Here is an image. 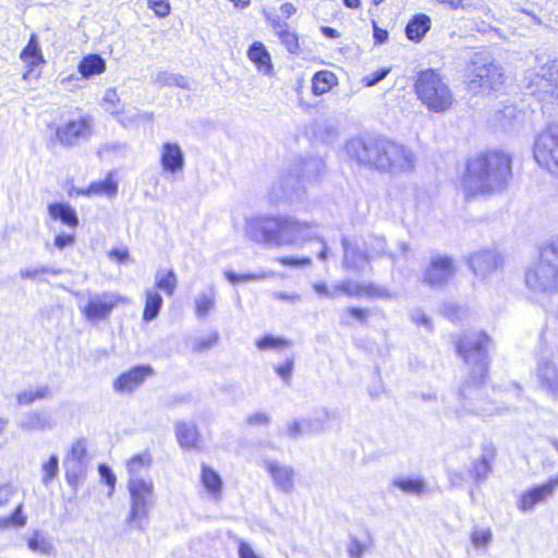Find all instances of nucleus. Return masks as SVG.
<instances>
[{
  "label": "nucleus",
  "instance_id": "obj_1",
  "mask_svg": "<svg viewBox=\"0 0 558 558\" xmlns=\"http://www.w3.org/2000/svg\"><path fill=\"white\" fill-rule=\"evenodd\" d=\"M513 178V157L500 148H488L469 157L460 179L466 199L505 192Z\"/></svg>",
  "mask_w": 558,
  "mask_h": 558
},
{
  "label": "nucleus",
  "instance_id": "obj_2",
  "mask_svg": "<svg viewBox=\"0 0 558 558\" xmlns=\"http://www.w3.org/2000/svg\"><path fill=\"white\" fill-rule=\"evenodd\" d=\"M349 151L359 163L380 171L403 172L413 168V155L403 145L388 138L356 140L350 143Z\"/></svg>",
  "mask_w": 558,
  "mask_h": 558
},
{
  "label": "nucleus",
  "instance_id": "obj_3",
  "mask_svg": "<svg viewBox=\"0 0 558 558\" xmlns=\"http://www.w3.org/2000/svg\"><path fill=\"white\" fill-rule=\"evenodd\" d=\"M490 343L492 339L485 331L464 333L457 339L456 351L463 362L470 366V385H483L488 378V349Z\"/></svg>",
  "mask_w": 558,
  "mask_h": 558
},
{
  "label": "nucleus",
  "instance_id": "obj_4",
  "mask_svg": "<svg viewBox=\"0 0 558 558\" xmlns=\"http://www.w3.org/2000/svg\"><path fill=\"white\" fill-rule=\"evenodd\" d=\"M413 90L416 98L433 112L451 108L454 99L445 76L438 69H424L415 74Z\"/></svg>",
  "mask_w": 558,
  "mask_h": 558
},
{
  "label": "nucleus",
  "instance_id": "obj_5",
  "mask_svg": "<svg viewBox=\"0 0 558 558\" xmlns=\"http://www.w3.org/2000/svg\"><path fill=\"white\" fill-rule=\"evenodd\" d=\"M525 282L530 288L542 291L558 290V238L538 248V258L526 270Z\"/></svg>",
  "mask_w": 558,
  "mask_h": 558
},
{
  "label": "nucleus",
  "instance_id": "obj_6",
  "mask_svg": "<svg viewBox=\"0 0 558 558\" xmlns=\"http://www.w3.org/2000/svg\"><path fill=\"white\" fill-rule=\"evenodd\" d=\"M506 81L502 68L495 62H472L466 73V87L473 93L490 94L499 90Z\"/></svg>",
  "mask_w": 558,
  "mask_h": 558
},
{
  "label": "nucleus",
  "instance_id": "obj_7",
  "mask_svg": "<svg viewBox=\"0 0 558 558\" xmlns=\"http://www.w3.org/2000/svg\"><path fill=\"white\" fill-rule=\"evenodd\" d=\"M532 155L542 169L558 175V123L545 126L535 135Z\"/></svg>",
  "mask_w": 558,
  "mask_h": 558
},
{
  "label": "nucleus",
  "instance_id": "obj_8",
  "mask_svg": "<svg viewBox=\"0 0 558 558\" xmlns=\"http://www.w3.org/2000/svg\"><path fill=\"white\" fill-rule=\"evenodd\" d=\"M314 289L318 294L328 298H335L340 294L348 298H365L367 300H389L391 298V293L388 289L375 282L360 283L344 280L338 282L332 290L325 283H317Z\"/></svg>",
  "mask_w": 558,
  "mask_h": 558
},
{
  "label": "nucleus",
  "instance_id": "obj_9",
  "mask_svg": "<svg viewBox=\"0 0 558 558\" xmlns=\"http://www.w3.org/2000/svg\"><path fill=\"white\" fill-rule=\"evenodd\" d=\"M128 490L131 498V508L126 522L129 524H137L148 514V508L154 495V483L151 480L130 477Z\"/></svg>",
  "mask_w": 558,
  "mask_h": 558
},
{
  "label": "nucleus",
  "instance_id": "obj_10",
  "mask_svg": "<svg viewBox=\"0 0 558 558\" xmlns=\"http://www.w3.org/2000/svg\"><path fill=\"white\" fill-rule=\"evenodd\" d=\"M124 298L113 293L94 294L88 298L87 302L81 307V314L85 320L96 323L107 320L112 311L121 303Z\"/></svg>",
  "mask_w": 558,
  "mask_h": 558
},
{
  "label": "nucleus",
  "instance_id": "obj_11",
  "mask_svg": "<svg viewBox=\"0 0 558 558\" xmlns=\"http://www.w3.org/2000/svg\"><path fill=\"white\" fill-rule=\"evenodd\" d=\"M93 133V119L84 116L69 120L54 129V140L64 147H72L78 141L88 138Z\"/></svg>",
  "mask_w": 558,
  "mask_h": 558
},
{
  "label": "nucleus",
  "instance_id": "obj_12",
  "mask_svg": "<svg viewBox=\"0 0 558 558\" xmlns=\"http://www.w3.org/2000/svg\"><path fill=\"white\" fill-rule=\"evenodd\" d=\"M558 488V475L549 477L546 482L534 485L522 492L517 500V507L522 512L533 510L538 504L554 496Z\"/></svg>",
  "mask_w": 558,
  "mask_h": 558
},
{
  "label": "nucleus",
  "instance_id": "obj_13",
  "mask_svg": "<svg viewBox=\"0 0 558 558\" xmlns=\"http://www.w3.org/2000/svg\"><path fill=\"white\" fill-rule=\"evenodd\" d=\"M155 374L150 365H136L121 374L112 383L118 393H132Z\"/></svg>",
  "mask_w": 558,
  "mask_h": 558
},
{
  "label": "nucleus",
  "instance_id": "obj_14",
  "mask_svg": "<svg viewBox=\"0 0 558 558\" xmlns=\"http://www.w3.org/2000/svg\"><path fill=\"white\" fill-rule=\"evenodd\" d=\"M457 267L449 256L434 257L424 270L423 281L430 287L447 283L453 278Z\"/></svg>",
  "mask_w": 558,
  "mask_h": 558
},
{
  "label": "nucleus",
  "instance_id": "obj_15",
  "mask_svg": "<svg viewBox=\"0 0 558 558\" xmlns=\"http://www.w3.org/2000/svg\"><path fill=\"white\" fill-rule=\"evenodd\" d=\"M536 93L550 104L558 106V61H551L542 68L536 76Z\"/></svg>",
  "mask_w": 558,
  "mask_h": 558
},
{
  "label": "nucleus",
  "instance_id": "obj_16",
  "mask_svg": "<svg viewBox=\"0 0 558 558\" xmlns=\"http://www.w3.org/2000/svg\"><path fill=\"white\" fill-rule=\"evenodd\" d=\"M468 264L475 275L487 277L502 267L504 259L499 253L485 250L473 253Z\"/></svg>",
  "mask_w": 558,
  "mask_h": 558
},
{
  "label": "nucleus",
  "instance_id": "obj_17",
  "mask_svg": "<svg viewBox=\"0 0 558 558\" xmlns=\"http://www.w3.org/2000/svg\"><path fill=\"white\" fill-rule=\"evenodd\" d=\"M20 59L25 65V71L22 75L23 80H28L35 76V69L45 64V58L35 34L31 35L26 46L21 50Z\"/></svg>",
  "mask_w": 558,
  "mask_h": 558
},
{
  "label": "nucleus",
  "instance_id": "obj_18",
  "mask_svg": "<svg viewBox=\"0 0 558 558\" xmlns=\"http://www.w3.org/2000/svg\"><path fill=\"white\" fill-rule=\"evenodd\" d=\"M160 163L162 169L170 173H175L183 169L184 157L177 143H165L162 145Z\"/></svg>",
  "mask_w": 558,
  "mask_h": 558
},
{
  "label": "nucleus",
  "instance_id": "obj_19",
  "mask_svg": "<svg viewBox=\"0 0 558 558\" xmlns=\"http://www.w3.org/2000/svg\"><path fill=\"white\" fill-rule=\"evenodd\" d=\"M47 211L52 220L60 221L70 229H75L80 225L77 214L69 203H51L48 205Z\"/></svg>",
  "mask_w": 558,
  "mask_h": 558
},
{
  "label": "nucleus",
  "instance_id": "obj_20",
  "mask_svg": "<svg viewBox=\"0 0 558 558\" xmlns=\"http://www.w3.org/2000/svg\"><path fill=\"white\" fill-rule=\"evenodd\" d=\"M432 27V20L425 13L414 14L405 25V36L409 40L420 43Z\"/></svg>",
  "mask_w": 558,
  "mask_h": 558
},
{
  "label": "nucleus",
  "instance_id": "obj_21",
  "mask_svg": "<svg viewBox=\"0 0 558 558\" xmlns=\"http://www.w3.org/2000/svg\"><path fill=\"white\" fill-rule=\"evenodd\" d=\"M174 430L177 440L183 449L198 448L201 435L195 424L184 421L178 422Z\"/></svg>",
  "mask_w": 558,
  "mask_h": 558
},
{
  "label": "nucleus",
  "instance_id": "obj_22",
  "mask_svg": "<svg viewBox=\"0 0 558 558\" xmlns=\"http://www.w3.org/2000/svg\"><path fill=\"white\" fill-rule=\"evenodd\" d=\"M106 68L105 59L98 53L84 56L77 64L78 73L85 78L102 74Z\"/></svg>",
  "mask_w": 558,
  "mask_h": 558
},
{
  "label": "nucleus",
  "instance_id": "obj_23",
  "mask_svg": "<svg viewBox=\"0 0 558 558\" xmlns=\"http://www.w3.org/2000/svg\"><path fill=\"white\" fill-rule=\"evenodd\" d=\"M337 85L338 77L332 71L319 70L312 77L311 88L315 96H322L329 93Z\"/></svg>",
  "mask_w": 558,
  "mask_h": 558
},
{
  "label": "nucleus",
  "instance_id": "obj_24",
  "mask_svg": "<svg viewBox=\"0 0 558 558\" xmlns=\"http://www.w3.org/2000/svg\"><path fill=\"white\" fill-rule=\"evenodd\" d=\"M90 196L113 197L118 193V180L114 171H109L100 181H94L88 185Z\"/></svg>",
  "mask_w": 558,
  "mask_h": 558
},
{
  "label": "nucleus",
  "instance_id": "obj_25",
  "mask_svg": "<svg viewBox=\"0 0 558 558\" xmlns=\"http://www.w3.org/2000/svg\"><path fill=\"white\" fill-rule=\"evenodd\" d=\"M201 481L205 489L213 497H220L222 492V481L214 468L203 464L201 470Z\"/></svg>",
  "mask_w": 558,
  "mask_h": 558
},
{
  "label": "nucleus",
  "instance_id": "obj_26",
  "mask_svg": "<svg viewBox=\"0 0 558 558\" xmlns=\"http://www.w3.org/2000/svg\"><path fill=\"white\" fill-rule=\"evenodd\" d=\"M247 56L258 70L265 73H269L271 71L272 65L270 56L262 43H253L247 51Z\"/></svg>",
  "mask_w": 558,
  "mask_h": 558
},
{
  "label": "nucleus",
  "instance_id": "obj_27",
  "mask_svg": "<svg viewBox=\"0 0 558 558\" xmlns=\"http://www.w3.org/2000/svg\"><path fill=\"white\" fill-rule=\"evenodd\" d=\"M371 315L372 311L369 308L351 305L344 310L340 324L345 327L352 326L353 324L366 325Z\"/></svg>",
  "mask_w": 558,
  "mask_h": 558
},
{
  "label": "nucleus",
  "instance_id": "obj_28",
  "mask_svg": "<svg viewBox=\"0 0 558 558\" xmlns=\"http://www.w3.org/2000/svg\"><path fill=\"white\" fill-rule=\"evenodd\" d=\"M144 296L145 301L142 318L145 322H150L158 316L163 301L161 295L155 290L145 291Z\"/></svg>",
  "mask_w": 558,
  "mask_h": 558
},
{
  "label": "nucleus",
  "instance_id": "obj_29",
  "mask_svg": "<svg viewBox=\"0 0 558 558\" xmlns=\"http://www.w3.org/2000/svg\"><path fill=\"white\" fill-rule=\"evenodd\" d=\"M23 509V502H19L9 515H0V530L4 531L25 526L27 523V515L24 513Z\"/></svg>",
  "mask_w": 558,
  "mask_h": 558
},
{
  "label": "nucleus",
  "instance_id": "obj_30",
  "mask_svg": "<svg viewBox=\"0 0 558 558\" xmlns=\"http://www.w3.org/2000/svg\"><path fill=\"white\" fill-rule=\"evenodd\" d=\"M392 486L405 494L422 495L426 490V483L421 477H400L392 481Z\"/></svg>",
  "mask_w": 558,
  "mask_h": 558
},
{
  "label": "nucleus",
  "instance_id": "obj_31",
  "mask_svg": "<svg viewBox=\"0 0 558 558\" xmlns=\"http://www.w3.org/2000/svg\"><path fill=\"white\" fill-rule=\"evenodd\" d=\"M178 286V278L172 269L159 271L155 281V288L163 291L167 295L174 294Z\"/></svg>",
  "mask_w": 558,
  "mask_h": 558
},
{
  "label": "nucleus",
  "instance_id": "obj_32",
  "mask_svg": "<svg viewBox=\"0 0 558 558\" xmlns=\"http://www.w3.org/2000/svg\"><path fill=\"white\" fill-rule=\"evenodd\" d=\"M151 464V457L148 452L137 453L131 457L125 462L126 471L131 477H138L137 475Z\"/></svg>",
  "mask_w": 558,
  "mask_h": 558
},
{
  "label": "nucleus",
  "instance_id": "obj_33",
  "mask_svg": "<svg viewBox=\"0 0 558 558\" xmlns=\"http://www.w3.org/2000/svg\"><path fill=\"white\" fill-rule=\"evenodd\" d=\"M29 549L40 554H49L52 549L49 541L38 531H34L27 539Z\"/></svg>",
  "mask_w": 558,
  "mask_h": 558
},
{
  "label": "nucleus",
  "instance_id": "obj_34",
  "mask_svg": "<svg viewBox=\"0 0 558 558\" xmlns=\"http://www.w3.org/2000/svg\"><path fill=\"white\" fill-rule=\"evenodd\" d=\"M48 395L46 387L36 390L22 391L16 395V401L20 405L31 404L38 399H43Z\"/></svg>",
  "mask_w": 558,
  "mask_h": 558
},
{
  "label": "nucleus",
  "instance_id": "obj_35",
  "mask_svg": "<svg viewBox=\"0 0 558 558\" xmlns=\"http://www.w3.org/2000/svg\"><path fill=\"white\" fill-rule=\"evenodd\" d=\"M215 306V298L213 294H202L195 301V312L199 317L206 316Z\"/></svg>",
  "mask_w": 558,
  "mask_h": 558
},
{
  "label": "nucleus",
  "instance_id": "obj_36",
  "mask_svg": "<svg viewBox=\"0 0 558 558\" xmlns=\"http://www.w3.org/2000/svg\"><path fill=\"white\" fill-rule=\"evenodd\" d=\"M59 469L58 459L51 456L41 466L43 482L45 484L50 483L57 475Z\"/></svg>",
  "mask_w": 558,
  "mask_h": 558
},
{
  "label": "nucleus",
  "instance_id": "obj_37",
  "mask_svg": "<svg viewBox=\"0 0 558 558\" xmlns=\"http://www.w3.org/2000/svg\"><path fill=\"white\" fill-rule=\"evenodd\" d=\"M219 336L217 332H213L206 337L197 338L193 341L192 348L195 352H204L208 349H210L213 345H215L218 342Z\"/></svg>",
  "mask_w": 558,
  "mask_h": 558
},
{
  "label": "nucleus",
  "instance_id": "obj_38",
  "mask_svg": "<svg viewBox=\"0 0 558 558\" xmlns=\"http://www.w3.org/2000/svg\"><path fill=\"white\" fill-rule=\"evenodd\" d=\"M281 44L290 53H298L300 51L299 36L294 32L281 31Z\"/></svg>",
  "mask_w": 558,
  "mask_h": 558
},
{
  "label": "nucleus",
  "instance_id": "obj_39",
  "mask_svg": "<svg viewBox=\"0 0 558 558\" xmlns=\"http://www.w3.org/2000/svg\"><path fill=\"white\" fill-rule=\"evenodd\" d=\"M147 7L158 17H166L170 14L171 4L169 0H147Z\"/></svg>",
  "mask_w": 558,
  "mask_h": 558
},
{
  "label": "nucleus",
  "instance_id": "obj_40",
  "mask_svg": "<svg viewBox=\"0 0 558 558\" xmlns=\"http://www.w3.org/2000/svg\"><path fill=\"white\" fill-rule=\"evenodd\" d=\"M492 539L489 529H474L471 533V542L475 547H485Z\"/></svg>",
  "mask_w": 558,
  "mask_h": 558
},
{
  "label": "nucleus",
  "instance_id": "obj_41",
  "mask_svg": "<svg viewBox=\"0 0 558 558\" xmlns=\"http://www.w3.org/2000/svg\"><path fill=\"white\" fill-rule=\"evenodd\" d=\"M98 473H99L102 482L108 486L109 495H111L114 492L116 482H117L114 473L106 464L98 465Z\"/></svg>",
  "mask_w": 558,
  "mask_h": 558
},
{
  "label": "nucleus",
  "instance_id": "obj_42",
  "mask_svg": "<svg viewBox=\"0 0 558 558\" xmlns=\"http://www.w3.org/2000/svg\"><path fill=\"white\" fill-rule=\"evenodd\" d=\"M255 344L259 351L275 350L279 347V338L271 335H265L257 339Z\"/></svg>",
  "mask_w": 558,
  "mask_h": 558
},
{
  "label": "nucleus",
  "instance_id": "obj_43",
  "mask_svg": "<svg viewBox=\"0 0 558 558\" xmlns=\"http://www.w3.org/2000/svg\"><path fill=\"white\" fill-rule=\"evenodd\" d=\"M16 487L5 483L0 485V508L7 507L16 495Z\"/></svg>",
  "mask_w": 558,
  "mask_h": 558
},
{
  "label": "nucleus",
  "instance_id": "obj_44",
  "mask_svg": "<svg viewBox=\"0 0 558 558\" xmlns=\"http://www.w3.org/2000/svg\"><path fill=\"white\" fill-rule=\"evenodd\" d=\"M492 470L490 460L488 458H481L473 464L474 476L481 478L486 476Z\"/></svg>",
  "mask_w": 558,
  "mask_h": 558
},
{
  "label": "nucleus",
  "instance_id": "obj_45",
  "mask_svg": "<svg viewBox=\"0 0 558 558\" xmlns=\"http://www.w3.org/2000/svg\"><path fill=\"white\" fill-rule=\"evenodd\" d=\"M390 72V68L379 69L363 77L362 82L365 86H373L381 81Z\"/></svg>",
  "mask_w": 558,
  "mask_h": 558
},
{
  "label": "nucleus",
  "instance_id": "obj_46",
  "mask_svg": "<svg viewBox=\"0 0 558 558\" xmlns=\"http://www.w3.org/2000/svg\"><path fill=\"white\" fill-rule=\"evenodd\" d=\"M87 450L84 440L75 441L70 450V456L75 461H82L86 457Z\"/></svg>",
  "mask_w": 558,
  "mask_h": 558
},
{
  "label": "nucleus",
  "instance_id": "obj_47",
  "mask_svg": "<svg viewBox=\"0 0 558 558\" xmlns=\"http://www.w3.org/2000/svg\"><path fill=\"white\" fill-rule=\"evenodd\" d=\"M108 257L111 260L122 264L129 260L130 255L128 248L125 247H113L108 252Z\"/></svg>",
  "mask_w": 558,
  "mask_h": 558
},
{
  "label": "nucleus",
  "instance_id": "obj_48",
  "mask_svg": "<svg viewBox=\"0 0 558 558\" xmlns=\"http://www.w3.org/2000/svg\"><path fill=\"white\" fill-rule=\"evenodd\" d=\"M372 26H373L374 43L376 45H381V44L386 43L389 38L388 31L379 27L375 21L372 22Z\"/></svg>",
  "mask_w": 558,
  "mask_h": 558
},
{
  "label": "nucleus",
  "instance_id": "obj_49",
  "mask_svg": "<svg viewBox=\"0 0 558 558\" xmlns=\"http://www.w3.org/2000/svg\"><path fill=\"white\" fill-rule=\"evenodd\" d=\"M74 240V235L61 233L54 238V245L62 250L65 246L73 244Z\"/></svg>",
  "mask_w": 558,
  "mask_h": 558
},
{
  "label": "nucleus",
  "instance_id": "obj_50",
  "mask_svg": "<svg viewBox=\"0 0 558 558\" xmlns=\"http://www.w3.org/2000/svg\"><path fill=\"white\" fill-rule=\"evenodd\" d=\"M364 550L365 546L357 541H352L348 548V553L352 558H360Z\"/></svg>",
  "mask_w": 558,
  "mask_h": 558
},
{
  "label": "nucleus",
  "instance_id": "obj_51",
  "mask_svg": "<svg viewBox=\"0 0 558 558\" xmlns=\"http://www.w3.org/2000/svg\"><path fill=\"white\" fill-rule=\"evenodd\" d=\"M239 556L240 558H259L252 547L245 542H241L239 544Z\"/></svg>",
  "mask_w": 558,
  "mask_h": 558
},
{
  "label": "nucleus",
  "instance_id": "obj_52",
  "mask_svg": "<svg viewBox=\"0 0 558 558\" xmlns=\"http://www.w3.org/2000/svg\"><path fill=\"white\" fill-rule=\"evenodd\" d=\"M82 477H83V474L81 472H76V471L66 472V474H65L68 484L74 489H76L77 486L81 484Z\"/></svg>",
  "mask_w": 558,
  "mask_h": 558
},
{
  "label": "nucleus",
  "instance_id": "obj_53",
  "mask_svg": "<svg viewBox=\"0 0 558 558\" xmlns=\"http://www.w3.org/2000/svg\"><path fill=\"white\" fill-rule=\"evenodd\" d=\"M104 101L106 104H108L110 107L112 108H117L119 102H120V98L117 94V90L116 89H109L106 92V95L104 97Z\"/></svg>",
  "mask_w": 558,
  "mask_h": 558
},
{
  "label": "nucleus",
  "instance_id": "obj_54",
  "mask_svg": "<svg viewBox=\"0 0 558 558\" xmlns=\"http://www.w3.org/2000/svg\"><path fill=\"white\" fill-rule=\"evenodd\" d=\"M293 486V472L291 470L284 471L281 474V489L288 490Z\"/></svg>",
  "mask_w": 558,
  "mask_h": 558
},
{
  "label": "nucleus",
  "instance_id": "obj_55",
  "mask_svg": "<svg viewBox=\"0 0 558 558\" xmlns=\"http://www.w3.org/2000/svg\"><path fill=\"white\" fill-rule=\"evenodd\" d=\"M68 195L70 197H73V196H86V197H92L90 196V192L88 191V186L86 187H72L68 191Z\"/></svg>",
  "mask_w": 558,
  "mask_h": 558
},
{
  "label": "nucleus",
  "instance_id": "obj_56",
  "mask_svg": "<svg viewBox=\"0 0 558 558\" xmlns=\"http://www.w3.org/2000/svg\"><path fill=\"white\" fill-rule=\"evenodd\" d=\"M439 4L446 5L451 10L463 8V0H436Z\"/></svg>",
  "mask_w": 558,
  "mask_h": 558
},
{
  "label": "nucleus",
  "instance_id": "obj_57",
  "mask_svg": "<svg viewBox=\"0 0 558 558\" xmlns=\"http://www.w3.org/2000/svg\"><path fill=\"white\" fill-rule=\"evenodd\" d=\"M311 263V259L308 257H303L300 259H293V258H281V264L284 265H300L305 266Z\"/></svg>",
  "mask_w": 558,
  "mask_h": 558
},
{
  "label": "nucleus",
  "instance_id": "obj_58",
  "mask_svg": "<svg viewBox=\"0 0 558 558\" xmlns=\"http://www.w3.org/2000/svg\"><path fill=\"white\" fill-rule=\"evenodd\" d=\"M303 424L301 422H294L288 427V434L291 437H295L303 432Z\"/></svg>",
  "mask_w": 558,
  "mask_h": 558
},
{
  "label": "nucleus",
  "instance_id": "obj_59",
  "mask_svg": "<svg viewBox=\"0 0 558 558\" xmlns=\"http://www.w3.org/2000/svg\"><path fill=\"white\" fill-rule=\"evenodd\" d=\"M292 368H293V362L291 360L287 361L283 365H281V371H280L281 377L284 379L289 378L290 374L292 372Z\"/></svg>",
  "mask_w": 558,
  "mask_h": 558
},
{
  "label": "nucleus",
  "instance_id": "obj_60",
  "mask_svg": "<svg viewBox=\"0 0 558 558\" xmlns=\"http://www.w3.org/2000/svg\"><path fill=\"white\" fill-rule=\"evenodd\" d=\"M322 33L328 38H337L339 37V32L336 28L329 26H323L320 28Z\"/></svg>",
  "mask_w": 558,
  "mask_h": 558
},
{
  "label": "nucleus",
  "instance_id": "obj_61",
  "mask_svg": "<svg viewBox=\"0 0 558 558\" xmlns=\"http://www.w3.org/2000/svg\"><path fill=\"white\" fill-rule=\"evenodd\" d=\"M225 277L232 283H236V282H240L241 280L244 279V276H241V275H238L235 272H232V271H227L225 272Z\"/></svg>",
  "mask_w": 558,
  "mask_h": 558
},
{
  "label": "nucleus",
  "instance_id": "obj_62",
  "mask_svg": "<svg viewBox=\"0 0 558 558\" xmlns=\"http://www.w3.org/2000/svg\"><path fill=\"white\" fill-rule=\"evenodd\" d=\"M343 4L352 10L360 9L362 5V0H343Z\"/></svg>",
  "mask_w": 558,
  "mask_h": 558
},
{
  "label": "nucleus",
  "instance_id": "obj_63",
  "mask_svg": "<svg viewBox=\"0 0 558 558\" xmlns=\"http://www.w3.org/2000/svg\"><path fill=\"white\" fill-rule=\"evenodd\" d=\"M236 9H244L251 4V0H230Z\"/></svg>",
  "mask_w": 558,
  "mask_h": 558
},
{
  "label": "nucleus",
  "instance_id": "obj_64",
  "mask_svg": "<svg viewBox=\"0 0 558 558\" xmlns=\"http://www.w3.org/2000/svg\"><path fill=\"white\" fill-rule=\"evenodd\" d=\"M283 11H284V14L287 17L291 16L292 14L295 13L296 9L295 7L292 4V3H286L283 7H282Z\"/></svg>",
  "mask_w": 558,
  "mask_h": 558
}]
</instances>
